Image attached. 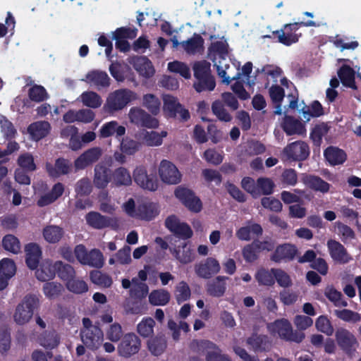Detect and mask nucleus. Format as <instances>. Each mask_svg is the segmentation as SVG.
Masks as SVG:
<instances>
[{
	"label": "nucleus",
	"mask_w": 361,
	"mask_h": 361,
	"mask_svg": "<svg viewBox=\"0 0 361 361\" xmlns=\"http://www.w3.org/2000/svg\"><path fill=\"white\" fill-rule=\"evenodd\" d=\"M129 63L142 77L148 78L154 75L155 73L151 61L145 56L132 57Z\"/></svg>",
	"instance_id": "obj_20"
},
{
	"label": "nucleus",
	"mask_w": 361,
	"mask_h": 361,
	"mask_svg": "<svg viewBox=\"0 0 361 361\" xmlns=\"http://www.w3.org/2000/svg\"><path fill=\"white\" fill-rule=\"evenodd\" d=\"M161 180L168 185H176L181 181L182 174L171 161L163 159L158 167Z\"/></svg>",
	"instance_id": "obj_8"
},
{
	"label": "nucleus",
	"mask_w": 361,
	"mask_h": 361,
	"mask_svg": "<svg viewBox=\"0 0 361 361\" xmlns=\"http://www.w3.org/2000/svg\"><path fill=\"white\" fill-rule=\"evenodd\" d=\"M60 265H61V261L54 262L49 259H45L37 269L35 276L41 281H49L55 276L57 267Z\"/></svg>",
	"instance_id": "obj_17"
},
{
	"label": "nucleus",
	"mask_w": 361,
	"mask_h": 361,
	"mask_svg": "<svg viewBox=\"0 0 361 361\" xmlns=\"http://www.w3.org/2000/svg\"><path fill=\"white\" fill-rule=\"evenodd\" d=\"M126 133V128L118 124V122L112 121L104 123L99 130L101 137H109L114 135L121 137Z\"/></svg>",
	"instance_id": "obj_36"
},
{
	"label": "nucleus",
	"mask_w": 361,
	"mask_h": 361,
	"mask_svg": "<svg viewBox=\"0 0 361 361\" xmlns=\"http://www.w3.org/2000/svg\"><path fill=\"white\" fill-rule=\"evenodd\" d=\"M86 262V265L96 268H101L104 264V257L99 250L93 249L88 253Z\"/></svg>",
	"instance_id": "obj_59"
},
{
	"label": "nucleus",
	"mask_w": 361,
	"mask_h": 361,
	"mask_svg": "<svg viewBox=\"0 0 361 361\" xmlns=\"http://www.w3.org/2000/svg\"><path fill=\"white\" fill-rule=\"evenodd\" d=\"M195 270L199 276L208 279L220 271V264L216 259L209 257L205 261L196 264Z\"/></svg>",
	"instance_id": "obj_22"
},
{
	"label": "nucleus",
	"mask_w": 361,
	"mask_h": 361,
	"mask_svg": "<svg viewBox=\"0 0 361 361\" xmlns=\"http://www.w3.org/2000/svg\"><path fill=\"white\" fill-rule=\"evenodd\" d=\"M336 337L338 345L345 350L349 349L357 343L355 336L346 329H338L336 333Z\"/></svg>",
	"instance_id": "obj_44"
},
{
	"label": "nucleus",
	"mask_w": 361,
	"mask_h": 361,
	"mask_svg": "<svg viewBox=\"0 0 361 361\" xmlns=\"http://www.w3.org/2000/svg\"><path fill=\"white\" fill-rule=\"evenodd\" d=\"M327 247L330 255L334 260L343 264L347 263L350 260V257L340 243L334 240H329L327 242Z\"/></svg>",
	"instance_id": "obj_27"
},
{
	"label": "nucleus",
	"mask_w": 361,
	"mask_h": 361,
	"mask_svg": "<svg viewBox=\"0 0 361 361\" xmlns=\"http://www.w3.org/2000/svg\"><path fill=\"white\" fill-rule=\"evenodd\" d=\"M111 180L110 170L105 166L97 164L94 169V185L98 188H105Z\"/></svg>",
	"instance_id": "obj_30"
},
{
	"label": "nucleus",
	"mask_w": 361,
	"mask_h": 361,
	"mask_svg": "<svg viewBox=\"0 0 361 361\" xmlns=\"http://www.w3.org/2000/svg\"><path fill=\"white\" fill-rule=\"evenodd\" d=\"M334 312L339 319L348 322L355 323L361 321V315L350 310H336Z\"/></svg>",
	"instance_id": "obj_64"
},
{
	"label": "nucleus",
	"mask_w": 361,
	"mask_h": 361,
	"mask_svg": "<svg viewBox=\"0 0 361 361\" xmlns=\"http://www.w3.org/2000/svg\"><path fill=\"white\" fill-rule=\"evenodd\" d=\"M191 295L190 288L185 281L179 282L175 290V298L180 304L188 300Z\"/></svg>",
	"instance_id": "obj_60"
},
{
	"label": "nucleus",
	"mask_w": 361,
	"mask_h": 361,
	"mask_svg": "<svg viewBox=\"0 0 361 361\" xmlns=\"http://www.w3.org/2000/svg\"><path fill=\"white\" fill-rule=\"evenodd\" d=\"M172 42L174 47L181 44L184 50L188 54H195L200 51L203 44V40L199 35H195L191 39L181 43H179L176 38H173Z\"/></svg>",
	"instance_id": "obj_34"
},
{
	"label": "nucleus",
	"mask_w": 361,
	"mask_h": 361,
	"mask_svg": "<svg viewBox=\"0 0 361 361\" xmlns=\"http://www.w3.org/2000/svg\"><path fill=\"white\" fill-rule=\"evenodd\" d=\"M72 169L71 163L64 159H58L54 165L47 164V170L49 176L52 177H59L62 175L68 174Z\"/></svg>",
	"instance_id": "obj_29"
},
{
	"label": "nucleus",
	"mask_w": 361,
	"mask_h": 361,
	"mask_svg": "<svg viewBox=\"0 0 361 361\" xmlns=\"http://www.w3.org/2000/svg\"><path fill=\"white\" fill-rule=\"evenodd\" d=\"M16 264L11 259L4 258L0 261V290L4 289L8 281L15 275Z\"/></svg>",
	"instance_id": "obj_21"
},
{
	"label": "nucleus",
	"mask_w": 361,
	"mask_h": 361,
	"mask_svg": "<svg viewBox=\"0 0 361 361\" xmlns=\"http://www.w3.org/2000/svg\"><path fill=\"white\" fill-rule=\"evenodd\" d=\"M51 125L45 121H36L31 123L27 128V133L31 140L39 141L49 135Z\"/></svg>",
	"instance_id": "obj_25"
},
{
	"label": "nucleus",
	"mask_w": 361,
	"mask_h": 361,
	"mask_svg": "<svg viewBox=\"0 0 361 361\" xmlns=\"http://www.w3.org/2000/svg\"><path fill=\"white\" fill-rule=\"evenodd\" d=\"M324 157L332 166L342 164L347 157L343 150L334 147H328L324 151Z\"/></svg>",
	"instance_id": "obj_41"
},
{
	"label": "nucleus",
	"mask_w": 361,
	"mask_h": 361,
	"mask_svg": "<svg viewBox=\"0 0 361 361\" xmlns=\"http://www.w3.org/2000/svg\"><path fill=\"white\" fill-rule=\"evenodd\" d=\"M297 253V248L291 244H283L276 249L271 259L276 262L291 260Z\"/></svg>",
	"instance_id": "obj_28"
},
{
	"label": "nucleus",
	"mask_w": 361,
	"mask_h": 361,
	"mask_svg": "<svg viewBox=\"0 0 361 361\" xmlns=\"http://www.w3.org/2000/svg\"><path fill=\"white\" fill-rule=\"evenodd\" d=\"M137 98V94L130 90H116L109 94L104 109L111 113L121 110L129 102L135 100Z\"/></svg>",
	"instance_id": "obj_5"
},
{
	"label": "nucleus",
	"mask_w": 361,
	"mask_h": 361,
	"mask_svg": "<svg viewBox=\"0 0 361 361\" xmlns=\"http://www.w3.org/2000/svg\"><path fill=\"white\" fill-rule=\"evenodd\" d=\"M226 277L218 276L207 284V291L213 297H221L226 291Z\"/></svg>",
	"instance_id": "obj_43"
},
{
	"label": "nucleus",
	"mask_w": 361,
	"mask_h": 361,
	"mask_svg": "<svg viewBox=\"0 0 361 361\" xmlns=\"http://www.w3.org/2000/svg\"><path fill=\"white\" fill-rule=\"evenodd\" d=\"M194 75L196 82L194 83V87L197 92L212 91L215 87V81L210 75V63L202 61L196 62L193 66Z\"/></svg>",
	"instance_id": "obj_2"
},
{
	"label": "nucleus",
	"mask_w": 361,
	"mask_h": 361,
	"mask_svg": "<svg viewBox=\"0 0 361 361\" xmlns=\"http://www.w3.org/2000/svg\"><path fill=\"white\" fill-rule=\"evenodd\" d=\"M64 231L56 225H49L42 230V236L44 240L50 244L58 243L63 237Z\"/></svg>",
	"instance_id": "obj_33"
},
{
	"label": "nucleus",
	"mask_w": 361,
	"mask_h": 361,
	"mask_svg": "<svg viewBox=\"0 0 361 361\" xmlns=\"http://www.w3.org/2000/svg\"><path fill=\"white\" fill-rule=\"evenodd\" d=\"M128 116L131 123L148 128H156L159 126L157 118L152 117L140 108L130 109Z\"/></svg>",
	"instance_id": "obj_14"
},
{
	"label": "nucleus",
	"mask_w": 361,
	"mask_h": 361,
	"mask_svg": "<svg viewBox=\"0 0 361 361\" xmlns=\"http://www.w3.org/2000/svg\"><path fill=\"white\" fill-rule=\"evenodd\" d=\"M67 289L76 294H82L88 290V286L83 280L73 277L66 283Z\"/></svg>",
	"instance_id": "obj_57"
},
{
	"label": "nucleus",
	"mask_w": 361,
	"mask_h": 361,
	"mask_svg": "<svg viewBox=\"0 0 361 361\" xmlns=\"http://www.w3.org/2000/svg\"><path fill=\"white\" fill-rule=\"evenodd\" d=\"M247 344L255 352H262L270 348L271 343L264 335L253 334L247 339Z\"/></svg>",
	"instance_id": "obj_32"
},
{
	"label": "nucleus",
	"mask_w": 361,
	"mask_h": 361,
	"mask_svg": "<svg viewBox=\"0 0 361 361\" xmlns=\"http://www.w3.org/2000/svg\"><path fill=\"white\" fill-rule=\"evenodd\" d=\"M63 290L61 284L56 282L47 283L43 286L44 295L50 299L55 298L60 295Z\"/></svg>",
	"instance_id": "obj_61"
},
{
	"label": "nucleus",
	"mask_w": 361,
	"mask_h": 361,
	"mask_svg": "<svg viewBox=\"0 0 361 361\" xmlns=\"http://www.w3.org/2000/svg\"><path fill=\"white\" fill-rule=\"evenodd\" d=\"M38 302L37 298L34 295H28L18 304L13 314L14 322L20 326L27 324L32 319L34 310Z\"/></svg>",
	"instance_id": "obj_4"
},
{
	"label": "nucleus",
	"mask_w": 361,
	"mask_h": 361,
	"mask_svg": "<svg viewBox=\"0 0 361 361\" xmlns=\"http://www.w3.org/2000/svg\"><path fill=\"white\" fill-rule=\"evenodd\" d=\"M65 190L63 184L57 183L52 187L49 192L42 195L37 201V204L39 207H44L55 202L59 197H61Z\"/></svg>",
	"instance_id": "obj_31"
},
{
	"label": "nucleus",
	"mask_w": 361,
	"mask_h": 361,
	"mask_svg": "<svg viewBox=\"0 0 361 361\" xmlns=\"http://www.w3.org/2000/svg\"><path fill=\"white\" fill-rule=\"evenodd\" d=\"M167 135L168 133L166 130L157 132L142 130L137 133V137L140 141V143L147 147H159L162 145L163 139Z\"/></svg>",
	"instance_id": "obj_16"
},
{
	"label": "nucleus",
	"mask_w": 361,
	"mask_h": 361,
	"mask_svg": "<svg viewBox=\"0 0 361 361\" xmlns=\"http://www.w3.org/2000/svg\"><path fill=\"white\" fill-rule=\"evenodd\" d=\"M191 348L196 351H201L202 348H207L206 361H231L230 357L221 353V350L212 343L207 341H193Z\"/></svg>",
	"instance_id": "obj_12"
},
{
	"label": "nucleus",
	"mask_w": 361,
	"mask_h": 361,
	"mask_svg": "<svg viewBox=\"0 0 361 361\" xmlns=\"http://www.w3.org/2000/svg\"><path fill=\"white\" fill-rule=\"evenodd\" d=\"M267 328L271 335L278 336L283 340L289 338V334L292 330L291 324L288 319L284 318L268 323Z\"/></svg>",
	"instance_id": "obj_18"
},
{
	"label": "nucleus",
	"mask_w": 361,
	"mask_h": 361,
	"mask_svg": "<svg viewBox=\"0 0 361 361\" xmlns=\"http://www.w3.org/2000/svg\"><path fill=\"white\" fill-rule=\"evenodd\" d=\"M338 76L343 85L355 88V71L350 66L343 64L338 71Z\"/></svg>",
	"instance_id": "obj_45"
},
{
	"label": "nucleus",
	"mask_w": 361,
	"mask_h": 361,
	"mask_svg": "<svg viewBox=\"0 0 361 361\" xmlns=\"http://www.w3.org/2000/svg\"><path fill=\"white\" fill-rule=\"evenodd\" d=\"M154 320L151 317H145L137 325V331L142 337H149L154 333Z\"/></svg>",
	"instance_id": "obj_52"
},
{
	"label": "nucleus",
	"mask_w": 361,
	"mask_h": 361,
	"mask_svg": "<svg viewBox=\"0 0 361 361\" xmlns=\"http://www.w3.org/2000/svg\"><path fill=\"white\" fill-rule=\"evenodd\" d=\"M82 80L99 90L107 87L110 85V78L106 73L99 70H93L88 72Z\"/></svg>",
	"instance_id": "obj_23"
},
{
	"label": "nucleus",
	"mask_w": 361,
	"mask_h": 361,
	"mask_svg": "<svg viewBox=\"0 0 361 361\" xmlns=\"http://www.w3.org/2000/svg\"><path fill=\"white\" fill-rule=\"evenodd\" d=\"M276 269H272L271 270L266 269H260L259 270L256 275V279L257 281L262 285L265 286H271L274 283V270Z\"/></svg>",
	"instance_id": "obj_62"
},
{
	"label": "nucleus",
	"mask_w": 361,
	"mask_h": 361,
	"mask_svg": "<svg viewBox=\"0 0 361 361\" xmlns=\"http://www.w3.org/2000/svg\"><path fill=\"white\" fill-rule=\"evenodd\" d=\"M85 219L89 226L97 229H101L110 225V219L97 212L88 213Z\"/></svg>",
	"instance_id": "obj_47"
},
{
	"label": "nucleus",
	"mask_w": 361,
	"mask_h": 361,
	"mask_svg": "<svg viewBox=\"0 0 361 361\" xmlns=\"http://www.w3.org/2000/svg\"><path fill=\"white\" fill-rule=\"evenodd\" d=\"M122 287L125 289L130 288L131 284L133 287L130 289V294L137 298H144L148 293V286L143 283H137V279L134 278L132 281L127 279H123L121 281Z\"/></svg>",
	"instance_id": "obj_37"
},
{
	"label": "nucleus",
	"mask_w": 361,
	"mask_h": 361,
	"mask_svg": "<svg viewBox=\"0 0 361 361\" xmlns=\"http://www.w3.org/2000/svg\"><path fill=\"white\" fill-rule=\"evenodd\" d=\"M39 342L42 347L47 349H53L59 345L60 338L56 332L50 331L42 334L39 338Z\"/></svg>",
	"instance_id": "obj_50"
},
{
	"label": "nucleus",
	"mask_w": 361,
	"mask_h": 361,
	"mask_svg": "<svg viewBox=\"0 0 361 361\" xmlns=\"http://www.w3.org/2000/svg\"><path fill=\"white\" fill-rule=\"evenodd\" d=\"M135 182L141 188L149 191H155L159 187L157 178L152 173L148 174L143 166H137L133 171Z\"/></svg>",
	"instance_id": "obj_13"
},
{
	"label": "nucleus",
	"mask_w": 361,
	"mask_h": 361,
	"mask_svg": "<svg viewBox=\"0 0 361 361\" xmlns=\"http://www.w3.org/2000/svg\"><path fill=\"white\" fill-rule=\"evenodd\" d=\"M165 225L172 233L182 238H190L192 235V231L190 226L185 223L180 222L174 215H171L166 219Z\"/></svg>",
	"instance_id": "obj_19"
},
{
	"label": "nucleus",
	"mask_w": 361,
	"mask_h": 361,
	"mask_svg": "<svg viewBox=\"0 0 361 361\" xmlns=\"http://www.w3.org/2000/svg\"><path fill=\"white\" fill-rule=\"evenodd\" d=\"M82 326L80 331L82 343L92 350L99 348L104 340L102 330L98 326L93 324L89 318H83Z\"/></svg>",
	"instance_id": "obj_3"
},
{
	"label": "nucleus",
	"mask_w": 361,
	"mask_h": 361,
	"mask_svg": "<svg viewBox=\"0 0 361 361\" xmlns=\"http://www.w3.org/2000/svg\"><path fill=\"white\" fill-rule=\"evenodd\" d=\"M212 110L213 114L221 121L229 122L232 120V116L225 109L222 102L216 100L212 103Z\"/></svg>",
	"instance_id": "obj_55"
},
{
	"label": "nucleus",
	"mask_w": 361,
	"mask_h": 361,
	"mask_svg": "<svg viewBox=\"0 0 361 361\" xmlns=\"http://www.w3.org/2000/svg\"><path fill=\"white\" fill-rule=\"evenodd\" d=\"M259 73H261L267 78L268 80H273L276 82L277 79L280 78V81L282 85L287 88L293 89L290 93L287 96L289 99V108L298 109V94L292 82L288 80L285 78H281V71L279 68L273 65H267L264 66L260 71L258 70Z\"/></svg>",
	"instance_id": "obj_6"
},
{
	"label": "nucleus",
	"mask_w": 361,
	"mask_h": 361,
	"mask_svg": "<svg viewBox=\"0 0 361 361\" xmlns=\"http://www.w3.org/2000/svg\"><path fill=\"white\" fill-rule=\"evenodd\" d=\"M2 246L8 252L18 254L21 252V243L19 239L12 234L6 235L2 239Z\"/></svg>",
	"instance_id": "obj_49"
},
{
	"label": "nucleus",
	"mask_w": 361,
	"mask_h": 361,
	"mask_svg": "<svg viewBox=\"0 0 361 361\" xmlns=\"http://www.w3.org/2000/svg\"><path fill=\"white\" fill-rule=\"evenodd\" d=\"M163 111L166 116L178 117L183 121H186L189 118V112L183 108L175 97L170 94H164L163 96Z\"/></svg>",
	"instance_id": "obj_9"
},
{
	"label": "nucleus",
	"mask_w": 361,
	"mask_h": 361,
	"mask_svg": "<svg viewBox=\"0 0 361 361\" xmlns=\"http://www.w3.org/2000/svg\"><path fill=\"white\" fill-rule=\"evenodd\" d=\"M282 128L287 135H302L305 133L304 125L297 119L291 116H285L282 123Z\"/></svg>",
	"instance_id": "obj_35"
},
{
	"label": "nucleus",
	"mask_w": 361,
	"mask_h": 361,
	"mask_svg": "<svg viewBox=\"0 0 361 361\" xmlns=\"http://www.w3.org/2000/svg\"><path fill=\"white\" fill-rule=\"evenodd\" d=\"M228 44L221 38L212 42L210 48V56L216 67L219 75L222 78V82L228 85L231 82L230 67L227 63Z\"/></svg>",
	"instance_id": "obj_1"
},
{
	"label": "nucleus",
	"mask_w": 361,
	"mask_h": 361,
	"mask_svg": "<svg viewBox=\"0 0 361 361\" xmlns=\"http://www.w3.org/2000/svg\"><path fill=\"white\" fill-rule=\"evenodd\" d=\"M142 105L152 114H157L160 111L161 102L159 98L152 94H146L142 98Z\"/></svg>",
	"instance_id": "obj_53"
},
{
	"label": "nucleus",
	"mask_w": 361,
	"mask_h": 361,
	"mask_svg": "<svg viewBox=\"0 0 361 361\" xmlns=\"http://www.w3.org/2000/svg\"><path fill=\"white\" fill-rule=\"evenodd\" d=\"M170 293L164 289L153 290L149 295V302L156 306L166 305L170 300Z\"/></svg>",
	"instance_id": "obj_48"
},
{
	"label": "nucleus",
	"mask_w": 361,
	"mask_h": 361,
	"mask_svg": "<svg viewBox=\"0 0 361 361\" xmlns=\"http://www.w3.org/2000/svg\"><path fill=\"white\" fill-rule=\"evenodd\" d=\"M140 143L130 137H125L121 140L120 149L123 154L133 155L140 149Z\"/></svg>",
	"instance_id": "obj_58"
},
{
	"label": "nucleus",
	"mask_w": 361,
	"mask_h": 361,
	"mask_svg": "<svg viewBox=\"0 0 361 361\" xmlns=\"http://www.w3.org/2000/svg\"><path fill=\"white\" fill-rule=\"evenodd\" d=\"M25 262L30 269H36L42 255L41 247L35 243H30L25 246Z\"/></svg>",
	"instance_id": "obj_24"
},
{
	"label": "nucleus",
	"mask_w": 361,
	"mask_h": 361,
	"mask_svg": "<svg viewBox=\"0 0 361 361\" xmlns=\"http://www.w3.org/2000/svg\"><path fill=\"white\" fill-rule=\"evenodd\" d=\"M159 207L157 204L147 202L139 208L138 218L151 220L159 214Z\"/></svg>",
	"instance_id": "obj_51"
},
{
	"label": "nucleus",
	"mask_w": 361,
	"mask_h": 361,
	"mask_svg": "<svg viewBox=\"0 0 361 361\" xmlns=\"http://www.w3.org/2000/svg\"><path fill=\"white\" fill-rule=\"evenodd\" d=\"M302 183L307 187L322 192L329 191L330 185L319 177L303 174L302 176Z\"/></svg>",
	"instance_id": "obj_40"
},
{
	"label": "nucleus",
	"mask_w": 361,
	"mask_h": 361,
	"mask_svg": "<svg viewBox=\"0 0 361 361\" xmlns=\"http://www.w3.org/2000/svg\"><path fill=\"white\" fill-rule=\"evenodd\" d=\"M168 70L171 73H178L185 79L190 78V71L189 67L184 63L174 61L168 63Z\"/></svg>",
	"instance_id": "obj_56"
},
{
	"label": "nucleus",
	"mask_w": 361,
	"mask_h": 361,
	"mask_svg": "<svg viewBox=\"0 0 361 361\" xmlns=\"http://www.w3.org/2000/svg\"><path fill=\"white\" fill-rule=\"evenodd\" d=\"M170 251L181 264H188L193 261L194 254L188 243H182L178 247H171Z\"/></svg>",
	"instance_id": "obj_26"
},
{
	"label": "nucleus",
	"mask_w": 361,
	"mask_h": 361,
	"mask_svg": "<svg viewBox=\"0 0 361 361\" xmlns=\"http://www.w3.org/2000/svg\"><path fill=\"white\" fill-rule=\"evenodd\" d=\"M174 194L190 211L195 213L201 211L202 204L200 200L190 189L179 186Z\"/></svg>",
	"instance_id": "obj_11"
},
{
	"label": "nucleus",
	"mask_w": 361,
	"mask_h": 361,
	"mask_svg": "<svg viewBox=\"0 0 361 361\" xmlns=\"http://www.w3.org/2000/svg\"><path fill=\"white\" fill-rule=\"evenodd\" d=\"M262 229L259 224H253L241 227L236 231L237 237L242 240H249L255 235L261 234Z\"/></svg>",
	"instance_id": "obj_46"
},
{
	"label": "nucleus",
	"mask_w": 361,
	"mask_h": 361,
	"mask_svg": "<svg viewBox=\"0 0 361 361\" xmlns=\"http://www.w3.org/2000/svg\"><path fill=\"white\" fill-rule=\"evenodd\" d=\"M131 183V176L129 171L124 167H119L116 169L112 173L111 185L113 186H128L130 185Z\"/></svg>",
	"instance_id": "obj_39"
},
{
	"label": "nucleus",
	"mask_w": 361,
	"mask_h": 361,
	"mask_svg": "<svg viewBox=\"0 0 361 361\" xmlns=\"http://www.w3.org/2000/svg\"><path fill=\"white\" fill-rule=\"evenodd\" d=\"M310 153L307 145L302 141L292 142L286 147L283 151V156L287 159L303 160Z\"/></svg>",
	"instance_id": "obj_15"
},
{
	"label": "nucleus",
	"mask_w": 361,
	"mask_h": 361,
	"mask_svg": "<svg viewBox=\"0 0 361 361\" xmlns=\"http://www.w3.org/2000/svg\"><path fill=\"white\" fill-rule=\"evenodd\" d=\"M141 347V341L133 333L124 335L122 341L118 345V353L123 357H130L138 353Z\"/></svg>",
	"instance_id": "obj_10"
},
{
	"label": "nucleus",
	"mask_w": 361,
	"mask_h": 361,
	"mask_svg": "<svg viewBox=\"0 0 361 361\" xmlns=\"http://www.w3.org/2000/svg\"><path fill=\"white\" fill-rule=\"evenodd\" d=\"M90 279L94 283L102 287L108 288L110 287L112 284L111 278L109 276L104 274L99 271H92L90 274Z\"/></svg>",
	"instance_id": "obj_63"
},
{
	"label": "nucleus",
	"mask_w": 361,
	"mask_h": 361,
	"mask_svg": "<svg viewBox=\"0 0 361 361\" xmlns=\"http://www.w3.org/2000/svg\"><path fill=\"white\" fill-rule=\"evenodd\" d=\"M105 335L106 339L111 342H118L123 336V329L121 325L118 322L111 324L105 329Z\"/></svg>",
	"instance_id": "obj_54"
},
{
	"label": "nucleus",
	"mask_w": 361,
	"mask_h": 361,
	"mask_svg": "<svg viewBox=\"0 0 361 361\" xmlns=\"http://www.w3.org/2000/svg\"><path fill=\"white\" fill-rule=\"evenodd\" d=\"M303 25L305 27L315 26L316 23L313 20L307 22L295 23L293 24H286L283 29L274 32L276 33L279 37V42L284 45L289 46L298 41L300 35L295 33L298 30V26Z\"/></svg>",
	"instance_id": "obj_7"
},
{
	"label": "nucleus",
	"mask_w": 361,
	"mask_h": 361,
	"mask_svg": "<svg viewBox=\"0 0 361 361\" xmlns=\"http://www.w3.org/2000/svg\"><path fill=\"white\" fill-rule=\"evenodd\" d=\"M166 346V340L162 336H157L147 341V348L154 356L161 355L165 351Z\"/></svg>",
	"instance_id": "obj_42"
},
{
	"label": "nucleus",
	"mask_w": 361,
	"mask_h": 361,
	"mask_svg": "<svg viewBox=\"0 0 361 361\" xmlns=\"http://www.w3.org/2000/svg\"><path fill=\"white\" fill-rule=\"evenodd\" d=\"M78 100L81 102L85 106L91 109H97L102 104L101 96L90 90L83 92L78 98Z\"/></svg>",
	"instance_id": "obj_38"
}]
</instances>
